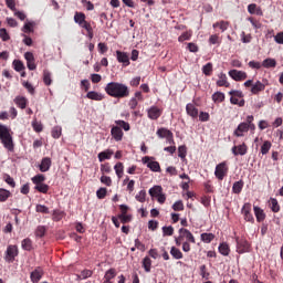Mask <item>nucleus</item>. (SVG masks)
I'll use <instances>...</instances> for the list:
<instances>
[{
  "mask_svg": "<svg viewBox=\"0 0 283 283\" xmlns=\"http://www.w3.org/2000/svg\"><path fill=\"white\" fill-rule=\"evenodd\" d=\"M248 12L250 14H258V17H262V14H263L262 9L259 8V6L255 3H251L248 6Z\"/></svg>",
  "mask_w": 283,
  "mask_h": 283,
  "instance_id": "4be33fe9",
  "label": "nucleus"
},
{
  "mask_svg": "<svg viewBox=\"0 0 283 283\" xmlns=\"http://www.w3.org/2000/svg\"><path fill=\"white\" fill-rule=\"evenodd\" d=\"M48 231V228L45 226H39L36 229H35V235L36 238H43V235H45Z\"/></svg>",
  "mask_w": 283,
  "mask_h": 283,
  "instance_id": "3c124183",
  "label": "nucleus"
},
{
  "mask_svg": "<svg viewBox=\"0 0 283 283\" xmlns=\"http://www.w3.org/2000/svg\"><path fill=\"white\" fill-rule=\"evenodd\" d=\"M218 87H229L231 84L227 81V74L220 73L219 80L217 81Z\"/></svg>",
  "mask_w": 283,
  "mask_h": 283,
  "instance_id": "5701e85b",
  "label": "nucleus"
},
{
  "mask_svg": "<svg viewBox=\"0 0 283 283\" xmlns=\"http://www.w3.org/2000/svg\"><path fill=\"white\" fill-rule=\"evenodd\" d=\"M13 69L15 70V72H22V70H25V65H23V62H21V60H14Z\"/></svg>",
  "mask_w": 283,
  "mask_h": 283,
  "instance_id": "603ef678",
  "label": "nucleus"
},
{
  "mask_svg": "<svg viewBox=\"0 0 283 283\" xmlns=\"http://www.w3.org/2000/svg\"><path fill=\"white\" fill-rule=\"evenodd\" d=\"M22 249L24 251H32V240L30 238L22 240Z\"/></svg>",
  "mask_w": 283,
  "mask_h": 283,
  "instance_id": "49530a36",
  "label": "nucleus"
},
{
  "mask_svg": "<svg viewBox=\"0 0 283 283\" xmlns=\"http://www.w3.org/2000/svg\"><path fill=\"white\" fill-rule=\"evenodd\" d=\"M156 134H157L158 138H168L174 133L171 130H169L168 128L161 127V128L157 129Z\"/></svg>",
  "mask_w": 283,
  "mask_h": 283,
  "instance_id": "a878e982",
  "label": "nucleus"
},
{
  "mask_svg": "<svg viewBox=\"0 0 283 283\" xmlns=\"http://www.w3.org/2000/svg\"><path fill=\"white\" fill-rule=\"evenodd\" d=\"M0 39L4 42L10 41V33H8L6 28L0 29Z\"/></svg>",
  "mask_w": 283,
  "mask_h": 283,
  "instance_id": "13d9d810",
  "label": "nucleus"
},
{
  "mask_svg": "<svg viewBox=\"0 0 283 283\" xmlns=\"http://www.w3.org/2000/svg\"><path fill=\"white\" fill-rule=\"evenodd\" d=\"M31 180L33 185H35V187L38 185H43V182H45V175H41V174L35 175Z\"/></svg>",
  "mask_w": 283,
  "mask_h": 283,
  "instance_id": "ea45409f",
  "label": "nucleus"
},
{
  "mask_svg": "<svg viewBox=\"0 0 283 283\" xmlns=\"http://www.w3.org/2000/svg\"><path fill=\"white\" fill-rule=\"evenodd\" d=\"M271 147H272L271 142L265 140V142L263 143V145L261 146V154H262L263 156H266V154H269V151H271Z\"/></svg>",
  "mask_w": 283,
  "mask_h": 283,
  "instance_id": "79ce46f5",
  "label": "nucleus"
},
{
  "mask_svg": "<svg viewBox=\"0 0 283 283\" xmlns=\"http://www.w3.org/2000/svg\"><path fill=\"white\" fill-rule=\"evenodd\" d=\"M179 237L182 240H186V242H190L191 244H196V237H193V233H191V231H189L185 228L179 229Z\"/></svg>",
  "mask_w": 283,
  "mask_h": 283,
  "instance_id": "6e6552de",
  "label": "nucleus"
},
{
  "mask_svg": "<svg viewBox=\"0 0 283 283\" xmlns=\"http://www.w3.org/2000/svg\"><path fill=\"white\" fill-rule=\"evenodd\" d=\"M112 156H114V150L112 149H106L97 155L99 163H104V160H109Z\"/></svg>",
  "mask_w": 283,
  "mask_h": 283,
  "instance_id": "412c9836",
  "label": "nucleus"
},
{
  "mask_svg": "<svg viewBox=\"0 0 283 283\" xmlns=\"http://www.w3.org/2000/svg\"><path fill=\"white\" fill-rule=\"evenodd\" d=\"M229 76L233 80V81H247V72L244 71H238V70H231L229 71Z\"/></svg>",
  "mask_w": 283,
  "mask_h": 283,
  "instance_id": "9b49d317",
  "label": "nucleus"
},
{
  "mask_svg": "<svg viewBox=\"0 0 283 283\" xmlns=\"http://www.w3.org/2000/svg\"><path fill=\"white\" fill-rule=\"evenodd\" d=\"M99 180L102 185H105L106 187H112V177L103 175Z\"/></svg>",
  "mask_w": 283,
  "mask_h": 283,
  "instance_id": "69168bd1",
  "label": "nucleus"
},
{
  "mask_svg": "<svg viewBox=\"0 0 283 283\" xmlns=\"http://www.w3.org/2000/svg\"><path fill=\"white\" fill-rule=\"evenodd\" d=\"M116 59L118 63L123 64L124 67H127L130 64L129 54H127V52L116 51Z\"/></svg>",
  "mask_w": 283,
  "mask_h": 283,
  "instance_id": "f8f14e48",
  "label": "nucleus"
},
{
  "mask_svg": "<svg viewBox=\"0 0 283 283\" xmlns=\"http://www.w3.org/2000/svg\"><path fill=\"white\" fill-rule=\"evenodd\" d=\"M244 188V181L242 180H239V181H235L232 186V191L233 193H242V189Z\"/></svg>",
  "mask_w": 283,
  "mask_h": 283,
  "instance_id": "473e14b6",
  "label": "nucleus"
},
{
  "mask_svg": "<svg viewBox=\"0 0 283 283\" xmlns=\"http://www.w3.org/2000/svg\"><path fill=\"white\" fill-rule=\"evenodd\" d=\"M17 255H19V248H17V245H9L6 251L4 260L6 262L12 263Z\"/></svg>",
  "mask_w": 283,
  "mask_h": 283,
  "instance_id": "423d86ee",
  "label": "nucleus"
},
{
  "mask_svg": "<svg viewBox=\"0 0 283 283\" xmlns=\"http://www.w3.org/2000/svg\"><path fill=\"white\" fill-rule=\"evenodd\" d=\"M61 132H62V129H61L60 126L53 127V128H52V132H51L52 138H55V139L61 138Z\"/></svg>",
  "mask_w": 283,
  "mask_h": 283,
  "instance_id": "4d7b16f0",
  "label": "nucleus"
},
{
  "mask_svg": "<svg viewBox=\"0 0 283 283\" xmlns=\"http://www.w3.org/2000/svg\"><path fill=\"white\" fill-rule=\"evenodd\" d=\"M224 93L222 92H216L213 95H212V101L213 103H224Z\"/></svg>",
  "mask_w": 283,
  "mask_h": 283,
  "instance_id": "4c0bfd02",
  "label": "nucleus"
},
{
  "mask_svg": "<svg viewBox=\"0 0 283 283\" xmlns=\"http://www.w3.org/2000/svg\"><path fill=\"white\" fill-rule=\"evenodd\" d=\"M163 234L164 235H174V227H163Z\"/></svg>",
  "mask_w": 283,
  "mask_h": 283,
  "instance_id": "774afa93",
  "label": "nucleus"
},
{
  "mask_svg": "<svg viewBox=\"0 0 283 283\" xmlns=\"http://www.w3.org/2000/svg\"><path fill=\"white\" fill-rule=\"evenodd\" d=\"M174 211H185V203H182V200H178L172 205Z\"/></svg>",
  "mask_w": 283,
  "mask_h": 283,
  "instance_id": "bf43d9fd",
  "label": "nucleus"
},
{
  "mask_svg": "<svg viewBox=\"0 0 283 283\" xmlns=\"http://www.w3.org/2000/svg\"><path fill=\"white\" fill-rule=\"evenodd\" d=\"M86 98H90V101H103V98H105V96H103V94L95 92V91H90L86 94Z\"/></svg>",
  "mask_w": 283,
  "mask_h": 283,
  "instance_id": "393cba45",
  "label": "nucleus"
},
{
  "mask_svg": "<svg viewBox=\"0 0 283 283\" xmlns=\"http://www.w3.org/2000/svg\"><path fill=\"white\" fill-rule=\"evenodd\" d=\"M101 171H102V174H111L112 172V166H109V163L102 164L101 165Z\"/></svg>",
  "mask_w": 283,
  "mask_h": 283,
  "instance_id": "338daca9",
  "label": "nucleus"
},
{
  "mask_svg": "<svg viewBox=\"0 0 283 283\" xmlns=\"http://www.w3.org/2000/svg\"><path fill=\"white\" fill-rule=\"evenodd\" d=\"M212 72H213V64L211 62H209L206 65H203L202 73L206 76H211Z\"/></svg>",
  "mask_w": 283,
  "mask_h": 283,
  "instance_id": "37998d69",
  "label": "nucleus"
},
{
  "mask_svg": "<svg viewBox=\"0 0 283 283\" xmlns=\"http://www.w3.org/2000/svg\"><path fill=\"white\" fill-rule=\"evenodd\" d=\"M192 35L193 33L191 31H186L178 38V41L179 43H185V41H191Z\"/></svg>",
  "mask_w": 283,
  "mask_h": 283,
  "instance_id": "a19ab883",
  "label": "nucleus"
},
{
  "mask_svg": "<svg viewBox=\"0 0 283 283\" xmlns=\"http://www.w3.org/2000/svg\"><path fill=\"white\" fill-rule=\"evenodd\" d=\"M114 277H116V269L111 268L108 271H106L104 275V280L112 281L114 280Z\"/></svg>",
  "mask_w": 283,
  "mask_h": 283,
  "instance_id": "de8ad7c7",
  "label": "nucleus"
},
{
  "mask_svg": "<svg viewBox=\"0 0 283 283\" xmlns=\"http://www.w3.org/2000/svg\"><path fill=\"white\" fill-rule=\"evenodd\" d=\"M0 140L9 151L14 149V143L12 142V135L10 134V128L8 126L0 124Z\"/></svg>",
  "mask_w": 283,
  "mask_h": 283,
  "instance_id": "7ed1b4c3",
  "label": "nucleus"
},
{
  "mask_svg": "<svg viewBox=\"0 0 283 283\" xmlns=\"http://www.w3.org/2000/svg\"><path fill=\"white\" fill-rule=\"evenodd\" d=\"M253 211L256 218V222H264V220H266V213H264V210L262 208L254 206Z\"/></svg>",
  "mask_w": 283,
  "mask_h": 283,
  "instance_id": "a211bd4d",
  "label": "nucleus"
},
{
  "mask_svg": "<svg viewBox=\"0 0 283 283\" xmlns=\"http://www.w3.org/2000/svg\"><path fill=\"white\" fill-rule=\"evenodd\" d=\"M148 193H149V196H151V198H157L158 196H160L163 193V187L154 186L153 188L149 189Z\"/></svg>",
  "mask_w": 283,
  "mask_h": 283,
  "instance_id": "7c9ffc66",
  "label": "nucleus"
},
{
  "mask_svg": "<svg viewBox=\"0 0 283 283\" xmlns=\"http://www.w3.org/2000/svg\"><path fill=\"white\" fill-rule=\"evenodd\" d=\"M24 59L27 61L28 70L33 72V70H36V63L34 62V53L27 52L24 53Z\"/></svg>",
  "mask_w": 283,
  "mask_h": 283,
  "instance_id": "2eb2a0df",
  "label": "nucleus"
},
{
  "mask_svg": "<svg viewBox=\"0 0 283 283\" xmlns=\"http://www.w3.org/2000/svg\"><path fill=\"white\" fill-rule=\"evenodd\" d=\"M186 112H187L188 116H190L191 118H198L199 112H198V107H196L195 104L188 103L186 105Z\"/></svg>",
  "mask_w": 283,
  "mask_h": 283,
  "instance_id": "6ab92c4d",
  "label": "nucleus"
},
{
  "mask_svg": "<svg viewBox=\"0 0 283 283\" xmlns=\"http://www.w3.org/2000/svg\"><path fill=\"white\" fill-rule=\"evenodd\" d=\"M143 268L146 271V273L151 272V259L149 256H145L143 259Z\"/></svg>",
  "mask_w": 283,
  "mask_h": 283,
  "instance_id": "c9c22d12",
  "label": "nucleus"
},
{
  "mask_svg": "<svg viewBox=\"0 0 283 283\" xmlns=\"http://www.w3.org/2000/svg\"><path fill=\"white\" fill-rule=\"evenodd\" d=\"M147 114L150 120H158L159 116H163V109L158 108V106H151Z\"/></svg>",
  "mask_w": 283,
  "mask_h": 283,
  "instance_id": "4468645a",
  "label": "nucleus"
},
{
  "mask_svg": "<svg viewBox=\"0 0 283 283\" xmlns=\"http://www.w3.org/2000/svg\"><path fill=\"white\" fill-rule=\"evenodd\" d=\"M263 67H275L277 65V62L274 59L268 57L262 63Z\"/></svg>",
  "mask_w": 283,
  "mask_h": 283,
  "instance_id": "a18cd8bd",
  "label": "nucleus"
},
{
  "mask_svg": "<svg viewBox=\"0 0 283 283\" xmlns=\"http://www.w3.org/2000/svg\"><path fill=\"white\" fill-rule=\"evenodd\" d=\"M11 196H12V192L3 188H0V202H6L8 198H10Z\"/></svg>",
  "mask_w": 283,
  "mask_h": 283,
  "instance_id": "58836bf2",
  "label": "nucleus"
},
{
  "mask_svg": "<svg viewBox=\"0 0 283 283\" xmlns=\"http://www.w3.org/2000/svg\"><path fill=\"white\" fill-rule=\"evenodd\" d=\"M104 90L112 98H127L129 96V87L123 83L109 82Z\"/></svg>",
  "mask_w": 283,
  "mask_h": 283,
  "instance_id": "f257e3e1",
  "label": "nucleus"
},
{
  "mask_svg": "<svg viewBox=\"0 0 283 283\" xmlns=\"http://www.w3.org/2000/svg\"><path fill=\"white\" fill-rule=\"evenodd\" d=\"M85 19H86L85 13L75 12L74 22L77 23V25H83L87 21Z\"/></svg>",
  "mask_w": 283,
  "mask_h": 283,
  "instance_id": "cd10ccee",
  "label": "nucleus"
},
{
  "mask_svg": "<svg viewBox=\"0 0 283 283\" xmlns=\"http://www.w3.org/2000/svg\"><path fill=\"white\" fill-rule=\"evenodd\" d=\"M44 272L41 266H38L34 269V271L31 272L30 274V280L32 283H39L41 282V279L43 277Z\"/></svg>",
  "mask_w": 283,
  "mask_h": 283,
  "instance_id": "1a4fd4ad",
  "label": "nucleus"
},
{
  "mask_svg": "<svg viewBox=\"0 0 283 283\" xmlns=\"http://www.w3.org/2000/svg\"><path fill=\"white\" fill-rule=\"evenodd\" d=\"M144 165H147L148 169H150V171H155L158 172L160 171V164L158 161H149L151 160L150 157L146 156L143 159Z\"/></svg>",
  "mask_w": 283,
  "mask_h": 283,
  "instance_id": "9d476101",
  "label": "nucleus"
},
{
  "mask_svg": "<svg viewBox=\"0 0 283 283\" xmlns=\"http://www.w3.org/2000/svg\"><path fill=\"white\" fill-rule=\"evenodd\" d=\"M219 253H221V255H229L231 253V248H229V244L223 242L221 244H219Z\"/></svg>",
  "mask_w": 283,
  "mask_h": 283,
  "instance_id": "2f4dec72",
  "label": "nucleus"
},
{
  "mask_svg": "<svg viewBox=\"0 0 283 283\" xmlns=\"http://www.w3.org/2000/svg\"><path fill=\"white\" fill-rule=\"evenodd\" d=\"M14 103L20 107V109H25V107H28V99L25 97L17 96L14 98Z\"/></svg>",
  "mask_w": 283,
  "mask_h": 283,
  "instance_id": "bb28decb",
  "label": "nucleus"
},
{
  "mask_svg": "<svg viewBox=\"0 0 283 283\" xmlns=\"http://www.w3.org/2000/svg\"><path fill=\"white\" fill-rule=\"evenodd\" d=\"M32 127L33 130L36 132V134H41V132H43V124L41 122H38L36 119L32 122Z\"/></svg>",
  "mask_w": 283,
  "mask_h": 283,
  "instance_id": "8fccbe9b",
  "label": "nucleus"
},
{
  "mask_svg": "<svg viewBox=\"0 0 283 283\" xmlns=\"http://www.w3.org/2000/svg\"><path fill=\"white\" fill-rule=\"evenodd\" d=\"M36 25L35 22L32 21H28L24 23L23 28H22V32H24V34H30V32H34V27Z\"/></svg>",
  "mask_w": 283,
  "mask_h": 283,
  "instance_id": "c85d7f7f",
  "label": "nucleus"
},
{
  "mask_svg": "<svg viewBox=\"0 0 283 283\" xmlns=\"http://www.w3.org/2000/svg\"><path fill=\"white\" fill-rule=\"evenodd\" d=\"M178 156L181 159L187 158V146H179L178 147Z\"/></svg>",
  "mask_w": 283,
  "mask_h": 283,
  "instance_id": "0e129e2a",
  "label": "nucleus"
},
{
  "mask_svg": "<svg viewBox=\"0 0 283 283\" xmlns=\"http://www.w3.org/2000/svg\"><path fill=\"white\" fill-rule=\"evenodd\" d=\"M213 28H220L221 32H226V30H228L229 28V22L227 21L216 22L213 24Z\"/></svg>",
  "mask_w": 283,
  "mask_h": 283,
  "instance_id": "5fc2aeb1",
  "label": "nucleus"
},
{
  "mask_svg": "<svg viewBox=\"0 0 283 283\" xmlns=\"http://www.w3.org/2000/svg\"><path fill=\"white\" fill-rule=\"evenodd\" d=\"M237 253H249L251 251V244L244 238L235 237Z\"/></svg>",
  "mask_w": 283,
  "mask_h": 283,
  "instance_id": "39448f33",
  "label": "nucleus"
},
{
  "mask_svg": "<svg viewBox=\"0 0 283 283\" xmlns=\"http://www.w3.org/2000/svg\"><path fill=\"white\" fill-rule=\"evenodd\" d=\"M115 125L117 126L112 127L111 136L114 138V140H116V143H120V140H123V136H125L123 129L124 132H129L132 129V126L129 125V123L123 119L115 120Z\"/></svg>",
  "mask_w": 283,
  "mask_h": 283,
  "instance_id": "f03ea898",
  "label": "nucleus"
},
{
  "mask_svg": "<svg viewBox=\"0 0 283 283\" xmlns=\"http://www.w3.org/2000/svg\"><path fill=\"white\" fill-rule=\"evenodd\" d=\"M264 90H266V85L260 81H256L251 87V93L258 95L260 92H264Z\"/></svg>",
  "mask_w": 283,
  "mask_h": 283,
  "instance_id": "aec40b11",
  "label": "nucleus"
},
{
  "mask_svg": "<svg viewBox=\"0 0 283 283\" xmlns=\"http://www.w3.org/2000/svg\"><path fill=\"white\" fill-rule=\"evenodd\" d=\"M170 255H172V258H174L175 260H182V258H184V254H182V252L180 251V249H178V248H176V247H172V248L170 249Z\"/></svg>",
  "mask_w": 283,
  "mask_h": 283,
  "instance_id": "72a5a7b5",
  "label": "nucleus"
},
{
  "mask_svg": "<svg viewBox=\"0 0 283 283\" xmlns=\"http://www.w3.org/2000/svg\"><path fill=\"white\" fill-rule=\"evenodd\" d=\"M135 200H137V202H145V201L147 200V191L140 190V191L135 196Z\"/></svg>",
  "mask_w": 283,
  "mask_h": 283,
  "instance_id": "09e8293b",
  "label": "nucleus"
},
{
  "mask_svg": "<svg viewBox=\"0 0 283 283\" xmlns=\"http://www.w3.org/2000/svg\"><path fill=\"white\" fill-rule=\"evenodd\" d=\"M229 174V164L222 161L216 166L214 176L218 180H224V177Z\"/></svg>",
  "mask_w": 283,
  "mask_h": 283,
  "instance_id": "20e7f679",
  "label": "nucleus"
},
{
  "mask_svg": "<svg viewBox=\"0 0 283 283\" xmlns=\"http://www.w3.org/2000/svg\"><path fill=\"white\" fill-rule=\"evenodd\" d=\"M4 182H7L9 187H12V189L17 187V182H14V178H12L10 175L4 176Z\"/></svg>",
  "mask_w": 283,
  "mask_h": 283,
  "instance_id": "680f3d73",
  "label": "nucleus"
},
{
  "mask_svg": "<svg viewBox=\"0 0 283 283\" xmlns=\"http://www.w3.org/2000/svg\"><path fill=\"white\" fill-rule=\"evenodd\" d=\"M35 211L36 213H50V208L43 205H36Z\"/></svg>",
  "mask_w": 283,
  "mask_h": 283,
  "instance_id": "e2e57ef3",
  "label": "nucleus"
},
{
  "mask_svg": "<svg viewBox=\"0 0 283 283\" xmlns=\"http://www.w3.org/2000/svg\"><path fill=\"white\" fill-rule=\"evenodd\" d=\"M114 169H115L117 178H123V174H124V169H125V166L123 165V163L118 161L114 166Z\"/></svg>",
  "mask_w": 283,
  "mask_h": 283,
  "instance_id": "f704fd0d",
  "label": "nucleus"
},
{
  "mask_svg": "<svg viewBox=\"0 0 283 283\" xmlns=\"http://www.w3.org/2000/svg\"><path fill=\"white\" fill-rule=\"evenodd\" d=\"M249 132V125H247L244 122L240 123L237 127V129L233 132V136L237 138H242L244 134Z\"/></svg>",
  "mask_w": 283,
  "mask_h": 283,
  "instance_id": "ddd939ff",
  "label": "nucleus"
},
{
  "mask_svg": "<svg viewBox=\"0 0 283 283\" xmlns=\"http://www.w3.org/2000/svg\"><path fill=\"white\" fill-rule=\"evenodd\" d=\"M216 239V234L213 233H201V242H205L206 244H211L213 240Z\"/></svg>",
  "mask_w": 283,
  "mask_h": 283,
  "instance_id": "c756f323",
  "label": "nucleus"
},
{
  "mask_svg": "<svg viewBox=\"0 0 283 283\" xmlns=\"http://www.w3.org/2000/svg\"><path fill=\"white\" fill-rule=\"evenodd\" d=\"M241 213L244 216V220L247 222H255V218H253V214L251 213V203L247 202L243 205L241 209Z\"/></svg>",
  "mask_w": 283,
  "mask_h": 283,
  "instance_id": "0eeeda50",
  "label": "nucleus"
},
{
  "mask_svg": "<svg viewBox=\"0 0 283 283\" xmlns=\"http://www.w3.org/2000/svg\"><path fill=\"white\" fill-rule=\"evenodd\" d=\"M43 83L48 86L52 85V73L48 70L43 71Z\"/></svg>",
  "mask_w": 283,
  "mask_h": 283,
  "instance_id": "e433bc0d",
  "label": "nucleus"
},
{
  "mask_svg": "<svg viewBox=\"0 0 283 283\" xmlns=\"http://www.w3.org/2000/svg\"><path fill=\"white\" fill-rule=\"evenodd\" d=\"M269 207L273 213H280V202H277V199L275 198H270L269 200Z\"/></svg>",
  "mask_w": 283,
  "mask_h": 283,
  "instance_id": "b1692460",
  "label": "nucleus"
},
{
  "mask_svg": "<svg viewBox=\"0 0 283 283\" xmlns=\"http://www.w3.org/2000/svg\"><path fill=\"white\" fill-rule=\"evenodd\" d=\"M230 103L232 104V105H239V107H244V99H238V97H235L234 95H231V97H230Z\"/></svg>",
  "mask_w": 283,
  "mask_h": 283,
  "instance_id": "6e6d98bb",
  "label": "nucleus"
},
{
  "mask_svg": "<svg viewBox=\"0 0 283 283\" xmlns=\"http://www.w3.org/2000/svg\"><path fill=\"white\" fill-rule=\"evenodd\" d=\"M248 150H249V148L247 147V144H244V143L239 146H233L231 149L233 156H245Z\"/></svg>",
  "mask_w": 283,
  "mask_h": 283,
  "instance_id": "dca6fc26",
  "label": "nucleus"
},
{
  "mask_svg": "<svg viewBox=\"0 0 283 283\" xmlns=\"http://www.w3.org/2000/svg\"><path fill=\"white\" fill-rule=\"evenodd\" d=\"M35 191H39L40 193H48L50 191V186L46 184H39L34 187Z\"/></svg>",
  "mask_w": 283,
  "mask_h": 283,
  "instance_id": "c03bdc74",
  "label": "nucleus"
},
{
  "mask_svg": "<svg viewBox=\"0 0 283 283\" xmlns=\"http://www.w3.org/2000/svg\"><path fill=\"white\" fill-rule=\"evenodd\" d=\"M50 167H52V159L50 157L42 158L41 164L39 165L40 171L45 174V171H50Z\"/></svg>",
  "mask_w": 283,
  "mask_h": 283,
  "instance_id": "f3484780",
  "label": "nucleus"
},
{
  "mask_svg": "<svg viewBox=\"0 0 283 283\" xmlns=\"http://www.w3.org/2000/svg\"><path fill=\"white\" fill-rule=\"evenodd\" d=\"M107 196V188H99L96 191V197L98 198V200H104V198Z\"/></svg>",
  "mask_w": 283,
  "mask_h": 283,
  "instance_id": "052dcab7",
  "label": "nucleus"
},
{
  "mask_svg": "<svg viewBox=\"0 0 283 283\" xmlns=\"http://www.w3.org/2000/svg\"><path fill=\"white\" fill-rule=\"evenodd\" d=\"M200 271V275L203 280H209V276L211 275L208 271H207V265H200L199 268Z\"/></svg>",
  "mask_w": 283,
  "mask_h": 283,
  "instance_id": "864d4df0",
  "label": "nucleus"
}]
</instances>
